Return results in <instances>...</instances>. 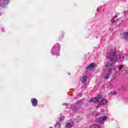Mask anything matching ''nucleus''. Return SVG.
Segmentation results:
<instances>
[{
    "mask_svg": "<svg viewBox=\"0 0 128 128\" xmlns=\"http://www.w3.org/2000/svg\"><path fill=\"white\" fill-rule=\"evenodd\" d=\"M106 58H108L109 62L112 64H116V62H124V54H120L118 55V52L116 50H112L107 54Z\"/></svg>",
    "mask_w": 128,
    "mask_h": 128,
    "instance_id": "obj_1",
    "label": "nucleus"
},
{
    "mask_svg": "<svg viewBox=\"0 0 128 128\" xmlns=\"http://www.w3.org/2000/svg\"><path fill=\"white\" fill-rule=\"evenodd\" d=\"M60 45L56 44L52 48L51 53L55 56H60Z\"/></svg>",
    "mask_w": 128,
    "mask_h": 128,
    "instance_id": "obj_2",
    "label": "nucleus"
},
{
    "mask_svg": "<svg viewBox=\"0 0 128 128\" xmlns=\"http://www.w3.org/2000/svg\"><path fill=\"white\" fill-rule=\"evenodd\" d=\"M102 96L98 95L96 98H91L90 100V102H98H98H100V100H102Z\"/></svg>",
    "mask_w": 128,
    "mask_h": 128,
    "instance_id": "obj_3",
    "label": "nucleus"
},
{
    "mask_svg": "<svg viewBox=\"0 0 128 128\" xmlns=\"http://www.w3.org/2000/svg\"><path fill=\"white\" fill-rule=\"evenodd\" d=\"M108 120V116H104L102 118H100L96 119V122H97L98 124H102L106 120Z\"/></svg>",
    "mask_w": 128,
    "mask_h": 128,
    "instance_id": "obj_4",
    "label": "nucleus"
},
{
    "mask_svg": "<svg viewBox=\"0 0 128 128\" xmlns=\"http://www.w3.org/2000/svg\"><path fill=\"white\" fill-rule=\"evenodd\" d=\"M10 0H1L0 2V6L2 8H6L8 4V2Z\"/></svg>",
    "mask_w": 128,
    "mask_h": 128,
    "instance_id": "obj_5",
    "label": "nucleus"
},
{
    "mask_svg": "<svg viewBox=\"0 0 128 128\" xmlns=\"http://www.w3.org/2000/svg\"><path fill=\"white\" fill-rule=\"evenodd\" d=\"M108 99L103 98L99 101V102L98 103V106H104V104H108Z\"/></svg>",
    "mask_w": 128,
    "mask_h": 128,
    "instance_id": "obj_6",
    "label": "nucleus"
},
{
    "mask_svg": "<svg viewBox=\"0 0 128 128\" xmlns=\"http://www.w3.org/2000/svg\"><path fill=\"white\" fill-rule=\"evenodd\" d=\"M31 104L32 106H38V99L36 98H32L31 99Z\"/></svg>",
    "mask_w": 128,
    "mask_h": 128,
    "instance_id": "obj_7",
    "label": "nucleus"
},
{
    "mask_svg": "<svg viewBox=\"0 0 128 128\" xmlns=\"http://www.w3.org/2000/svg\"><path fill=\"white\" fill-rule=\"evenodd\" d=\"M112 68H110L108 72H107V74H105L104 75V78L106 79V80H108V78H110V74H112Z\"/></svg>",
    "mask_w": 128,
    "mask_h": 128,
    "instance_id": "obj_8",
    "label": "nucleus"
},
{
    "mask_svg": "<svg viewBox=\"0 0 128 128\" xmlns=\"http://www.w3.org/2000/svg\"><path fill=\"white\" fill-rule=\"evenodd\" d=\"M96 68V64H94V63H92L88 66L86 68L88 70H93V68Z\"/></svg>",
    "mask_w": 128,
    "mask_h": 128,
    "instance_id": "obj_9",
    "label": "nucleus"
},
{
    "mask_svg": "<svg viewBox=\"0 0 128 128\" xmlns=\"http://www.w3.org/2000/svg\"><path fill=\"white\" fill-rule=\"evenodd\" d=\"M86 80H88V76L86 75H84L81 78V82L82 84H84Z\"/></svg>",
    "mask_w": 128,
    "mask_h": 128,
    "instance_id": "obj_10",
    "label": "nucleus"
},
{
    "mask_svg": "<svg viewBox=\"0 0 128 128\" xmlns=\"http://www.w3.org/2000/svg\"><path fill=\"white\" fill-rule=\"evenodd\" d=\"M72 126H74V122H70V123H68L66 125V128H72Z\"/></svg>",
    "mask_w": 128,
    "mask_h": 128,
    "instance_id": "obj_11",
    "label": "nucleus"
},
{
    "mask_svg": "<svg viewBox=\"0 0 128 128\" xmlns=\"http://www.w3.org/2000/svg\"><path fill=\"white\" fill-rule=\"evenodd\" d=\"M123 38L126 40H128V32H124L123 33Z\"/></svg>",
    "mask_w": 128,
    "mask_h": 128,
    "instance_id": "obj_12",
    "label": "nucleus"
},
{
    "mask_svg": "<svg viewBox=\"0 0 128 128\" xmlns=\"http://www.w3.org/2000/svg\"><path fill=\"white\" fill-rule=\"evenodd\" d=\"M75 105H76V106H75V107H74V108H76V109H78V108H80V106H82V102H80L78 103V104L76 103V104H75Z\"/></svg>",
    "mask_w": 128,
    "mask_h": 128,
    "instance_id": "obj_13",
    "label": "nucleus"
},
{
    "mask_svg": "<svg viewBox=\"0 0 128 128\" xmlns=\"http://www.w3.org/2000/svg\"><path fill=\"white\" fill-rule=\"evenodd\" d=\"M118 70L120 72H121L122 68H124V65H120L118 66Z\"/></svg>",
    "mask_w": 128,
    "mask_h": 128,
    "instance_id": "obj_14",
    "label": "nucleus"
},
{
    "mask_svg": "<svg viewBox=\"0 0 128 128\" xmlns=\"http://www.w3.org/2000/svg\"><path fill=\"white\" fill-rule=\"evenodd\" d=\"M112 63H110V62H108V63H107V64L106 65V68H108V67L112 68Z\"/></svg>",
    "mask_w": 128,
    "mask_h": 128,
    "instance_id": "obj_15",
    "label": "nucleus"
},
{
    "mask_svg": "<svg viewBox=\"0 0 128 128\" xmlns=\"http://www.w3.org/2000/svg\"><path fill=\"white\" fill-rule=\"evenodd\" d=\"M55 126L56 128H60V122H57L56 124H55Z\"/></svg>",
    "mask_w": 128,
    "mask_h": 128,
    "instance_id": "obj_16",
    "label": "nucleus"
},
{
    "mask_svg": "<svg viewBox=\"0 0 128 128\" xmlns=\"http://www.w3.org/2000/svg\"><path fill=\"white\" fill-rule=\"evenodd\" d=\"M64 120V116L59 118V122H62Z\"/></svg>",
    "mask_w": 128,
    "mask_h": 128,
    "instance_id": "obj_17",
    "label": "nucleus"
},
{
    "mask_svg": "<svg viewBox=\"0 0 128 128\" xmlns=\"http://www.w3.org/2000/svg\"><path fill=\"white\" fill-rule=\"evenodd\" d=\"M92 128H100V126L98 125V124H95V125H94L92 126Z\"/></svg>",
    "mask_w": 128,
    "mask_h": 128,
    "instance_id": "obj_18",
    "label": "nucleus"
},
{
    "mask_svg": "<svg viewBox=\"0 0 128 128\" xmlns=\"http://www.w3.org/2000/svg\"><path fill=\"white\" fill-rule=\"evenodd\" d=\"M125 72H126V74H124L126 76H128V70L126 71Z\"/></svg>",
    "mask_w": 128,
    "mask_h": 128,
    "instance_id": "obj_19",
    "label": "nucleus"
},
{
    "mask_svg": "<svg viewBox=\"0 0 128 128\" xmlns=\"http://www.w3.org/2000/svg\"><path fill=\"white\" fill-rule=\"evenodd\" d=\"M112 94H113V96H116V92H113Z\"/></svg>",
    "mask_w": 128,
    "mask_h": 128,
    "instance_id": "obj_20",
    "label": "nucleus"
},
{
    "mask_svg": "<svg viewBox=\"0 0 128 128\" xmlns=\"http://www.w3.org/2000/svg\"><path fill=\"white\" fill-rule=\"evenodd\" d=\"M118 18V15H115L112 18Z\"/></svg>",
    "mask_w": 128,
    "mask_h": 128,
    "instance_id": "obj_21",
    "label": "nucleus"
},
{
    "mask_svg": "<svg viewBox=\"0 0 128 128\" xmlns=\"http://www.w3.org/2000/svg\"><path fill=\"white\" fill-rule=\"evenodd\" d=\"M63 106H68V104H64Z\"/></svg>",
    "mask_w": 128,
    "mask_h": 128,
    "instance_id": "obj_22",
    "label": "nucleus"
},
{
    "mask_svg": "<svg viewBox=\"0 0 128 128\" xmlns=\"http://www.w3.org/2000/svg\"><path fill=\"white\" fill-rule=\"evenodd\" d=\"M100 10V8L98 7L97 8V10Z\"/></svg>",
    "mask_w": 128,
    "mask_h": 128,
    "instance_id": "obj_23",
    "label": "nucleus"
},
{
    "mask_svg": "<svg viewBox=\"0 0 128 128\" xmlns=\"http://www.w3.org/2000/svg\"><path fill=\"white\" fill-rule=\"evenodd\" d=\"M96 116H98V114H96Z\"/></svg>",
    "mask_w": 128,
    "mask_h": 128,
    "instance_id": "obj_24",
    "label": "nucleus"
}]
</instances>
